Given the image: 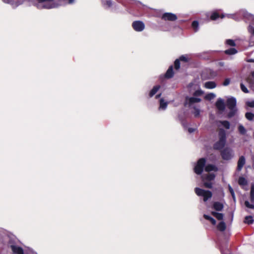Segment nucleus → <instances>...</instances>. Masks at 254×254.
<instances>
[{"label": "nucleus", "instance_id": "nucleus-20", "mask_svg": "<svg viewBox=\"0 0 254 254\" xmlns=\"http://www.w3.org/2000/svg\"><path fill=\"white\" fill-rule=\"evenodd\" d=\"M168 106V102H165L163 98L160 99V106L159 109L165 110Z\"/></svg>", "mask_w": 254, "mask_h": 254}, {"label": "nucleus", "instance_id": "nucleus-22", "mask_svg": "<svg viewBox=\"0 0 254 254\" xmlns=\"http://www.w3.org/2000/svg\"><path fill=\"white\" fill-rule=\"evenodd\" d=\"M102 3L105 8H109L113 5V1L112 0H102Z\"/></svg>", "mask_w": 254, "mask_h": 254}, {"label": "nucleus", "instance_id": "nucleus-48", "mask_svg": "<svg viewBox=\"0 0 254 254\" xmlns=\"http://www.w3.org/2000/svg\"><path fill=\"white\" fill-rule=\"evenodd\" d=\"M182 125L185 129H187L188 128V124L186 122V121H182Z\"/></svg>", "mask_w": 254, "mask_h": 254}, {"label": "nucleus", "instance_id": "nucleus-35", "mask_svg": "<svg viewBox=\"0 0 254 254\" xmlns=\"http://www.w3.org/2000/svg\"><path fill=\"white\" fill-rule=\"evenodd\" d=\"M225 43L231 47H235L236 46V44L235 41L232 39H227L226 40Z\"/></svg>", "mask_w": 254, "mask_h": 254}, {"label": "nucleus", "instance_id": "nucleus-14", "mask_svg": "<svg viewBox=\"0 0 254 254\" xmlns=\"http://www.w3.org/2000/svg\"><path fill=\"white\" fill-rule=\"evenodd\" d=\"M246 163V159L244 156H241L238 161L237 170L241 171Z\"/></svg>", "mask_w": 254, "mask_h": 254}, {"label": "nucleus", "instance_id": "nucleus-43", "mask_svg": "<svg viewBox=\"0 0 254 254\" xmlns=\"http://www.w3.org/2000/svg\"><path fill=\"white\" fill-rule=\"evenodd\" d=\"M203 93V92L201 90H198L194 92L193 94V96L194 97H198V96H199L201 95Z\"/></svg>", "mask_w": 254, "mask_h": 254}, {"label": "nucleus", "instance_id": "nucleus-11", "mask_svg": "<svg viewBox=\"0 0 254 254\" xmlns=\"http://www.w3.org/2000/svg\"><path fill=\"white\" fill-rule=\"evenodd\" d=\"M162 19L166 21H174L177 20V16L176 14L172 13L166 12L162 15Z\"/></svg>", "mask_w": 254, "mask_h": 254}, {"label": "nucleus", "instance_id": "nucleus-12", "mask_svg": "<svg viewBox=\"0 0 254 254\" xmlns=\"http://www.w3.org/2000/svg\"><path fill=\"white\" fill-rule=\"evenodd\" d=\"M246 81L249 84L250 88L254 91V71H252L247 78Z\"/></svg>", "mask_w": 254, "mask_h": 254}, {"label": "nucleus", "instance_id": "nucleus-54", "mask_svg": "<svg viewBox=\"0 0 254 254\" xmlns=\"http://www.w3.org/2000/svg\"><path fill=\"white\" fill-rule=\"evenodd\" d=\"M117 0L119 2H123L121 0Z\"/></svg>", "mask_w": 254, "mask_h": 254}, {"label": "nucleus", "instance_id": "nucleus-10", "mask_svg": "<svg viewBox=\"0 0 254 254\" xmlns=\"http://www.w3.org/2000/svg\"><path fill=\"white\" fill-rule=\"evenodd\" d=\"M132 26L133 29L137 32L142 31L145 28L144 23L141 21H135L133 22Z\"/></svg>", "mask_w": 254, "mask_h": 254}, {"label": "nucleus", "instance_id": "nucleus-46", "mask_svg": "<svg viewBox=\"0 0 254 254\" xmlns=\"http://www.w3.org/2000/svg\"><path fill=\"white\" fill-rule=\"evenodd\" d=\"M218 220H222L223 218V215L222 213H217V214L216 215L215 217Z\"/></svg>", "mask_w": 254, "mask_h": 254}, {"label": "nucleus", "instance_id": "nucleus-21", "mask_svg": "<svg viewBox=\"0 0 254 254\" xmlns=\"http://www.w3.org/2000/svg\"><path fill=\"white\" fill-rule=\"evenodd\" d=\"M216 84L214 81H207L204 84V87L207 89H213L216 87Z\"/></svg>", "mask_w": 254, "mask_h": 254}, {"label": "nucleus", "instance_id": "nucleus-4", "mask_svg": "<svg viewBox=\"0 0 254 254\" xmlns=\"http://www.w3.org/2000/svg\"><path fill=\"white\" fill-rule=\"evenodd\" d=\"M226 104L228 108L230 110L228 114V117L229 118H232L235 115L237 112L236 98L234 97L228 98L227 100Z\"/></svg>", "mask_w": 254, "mask_h": 254}, {"label": "nucleus", "instance_id": "nucleus-31", "mask_svg": "<svg viewBox=\"0 0 254 254\" xmlns=\"http://www.w3.org/2000/svg\"><path fill=\"white\" fill-rule=\"evenodd\" d=\"M203 217L205 219L209 220L213 225H214L216 224V221L213 218L206 214H204Z\"/></svg>", "mask_w": 254, "mask_h": 254}, {"label": "nucleus", "instance_id": "nucleus-55", "mask_svg": "<svg viewBox=\"0 0 254 254\" xmlns=\"http://www.w3.org/2000/svg\"><path fill=\"white\" fill-rule=\"evenodd\" d=\"M224 17V16L223 15L221 17V18H223Z\"/></svg>", "mask_w": 254, "mask_h": 254}, {"label": "nucleus", "instance_id": "nucleus-45", "mask_svg": "<svg viewBox=\"0 0 254 254\" xmlns=\"http://www.w3.org/2000/svg\"><path fill=\"white\" fill-rule=\"evenodd\" d=\"M246 105L250 107L254 108V100L247 102Z\"/></svg>", "mask_w": 254, "mask_h": 254}, {"label": "nucleus", "instance_id": "nucleus-33", "mask_svg": "<svg viewBox=\"0 0 254 254\" xmlns=\"http://www.w3.org/2000/svg\"><path fill=\"white\" fill-rule=\"evenodd\" d=\"M246 118L249 121H252L254 119V114L251 112H247L245 114Z\"/></svg>", "mask_w": 254, "mask_h": 254}, {"label": "nucleus", "instance_id": "nucleus-6", "mask_svg": "<svg viewBox=\"0 0 254 254\" xmlns=\"http://www.w3.org/2000/svg\"><path fill=\"white\" fill-rule=\"evenodd\" d=\"M215 178V176L214 174L202 175V181L203 182L204 187L206 188L211 189L213 185L211 181L214 180Z\"/></svg>", "mask_w": 254, "mask_h": 254}, {"label": "nucleus", "instance_id": "nucleus-51", "mask_svg": "<svg viewBox=\"0 0 254 254\" xmlns=\"http://www.w3.org/2000/svg\"><path fill=\"white\" fill-rule=\"evenodd\" d=\"M217 213L218 212L213 211L211 212V214L213 216H214V217H216V215L217 214Z\"/></svg>", "mask_w": 254, "mask_h": 254}, {"label": "nucleus", "instance_id": "nucleus-27", "mask_svg": "<svg viewBox=\"0 0 254 254\" xmlns=\"http://www.w3.org/2000/svg\"><path fill=\"white\" fill-rule=\"evenodd\" d=\"M219 123H220L225 128L229 129L230 127V123L227 121H219Z\"/></svg>", "mask_w": 254, "mask_h": 254}, {"label": "nucleus", "instance_id": "nucleus-15", "mask_svg": "<svg viewBox=\"0 0 254 254\" xmlns=\"http://www.w3.org/2000/svg\"><path fill=\"white\" fill-rule=\"evenodd\" d=\"M10 247L14 254H24L22 248L14 245H11Z\"/></svg>", "mask_w": 254, "mask_h": 254}, {"label": "nucleus", "instance_id": "nucleus-49", "mask_svg": "<svg viewBox=\"0 0 254 254\" xmlns=\"http://www.w3.org/2000/svg\"><path fill=\"white\" fill-rule=\"evenodd\" d=\"M188 131L189 132V133H192L195 131V128L189 127V128H188Z\"/></svg>", "mask_w": 254, "mask_h": 254}, {"label": "nucleus", "instance_id": "nucleus-2", "mask_svg": "<svg viewBox=\"0 0 254 254\" xmlns=\"http://www.w3.org/2000/svg\"><path fill=\"white\" fill-rule=\"evenodd\" d=\"M239 14H241L244 19H245L246 21H248L250 22L249 25L248 27V31L249 33L251 34V37L254 36V15L248 13L247 11L245 10H241V11L239 13Z\"/></svg>", "mask_w": 254, "mask_h": 254}, {"label": "nucleus", "instance_id": "nucleus-28", "mask_svg": "<svg viewBox=\"0 0 254 254\" xmlns=\"http://www.w3.org/2000/svg\"><path fill=\"white\" fill-rule=\"evenodd\" d=\"M217 228L220 231H224L226 229V225L225 222L222 221L217 225Z\"/></svg>", "mask_w": 254, "mask_h": 254}, {"label": "nucleus", "instance_id": "nucleus-38", "mask_svg": "<svg viewBox=\"0 0 254 254\" xmlns=\"http://www.w3.org/2000/svg\"><path fill=\"white\" fill-rule=\"evenodd\" d=\"M240 87L241 90L244 92L245 93H248L249 92V91L247 89V88L246 87V86L243 84V83H241L240 84Z\"/></svg>", "mask_w": 254, "mask_h": 254}, {"label": "nucleus", "instance_id": "nucleus-26", "mask_svg": "<svg viewBox=\"0 0 254 254\" xmlns=\"http://www.w3.org/2000/svg\"><path fill=\"white\" fill-rule=\"evenodd\" d=\"M254 220L252 216H247L245 218L244 222L248 224H253Z\"/></svg>", "mask_w": 254, "mask_h": 254}, {"label": "nucleus", "instance_id": "nucleus-17", "mask_svg": "<svg viewBox=\"0 0 254 254\" xmlns=\"http://www.w3.org/2000/svg\"><path fill=\"white\" fill-rule=\"evenodd\" d=\"M224 207L223 204L220 202H214L213 204V208L216 211H221Z\"/></svg>", "mask_w": 254, "mask_h": 254}, {"label": "nucleus", "instance_id": "nucleus-5", "mask_svg": "<svg viewBox=\"0 0 254 254\" xmlns=\"http://www.w3.org/2000/svg\"><path fill=\"white\" fill-rule=\"evenodd\" d=\"M194 191L197 195L203 197V201L205 202L207 201L212 196V193L210 191L204 190L199 188H195Z\"/></svg>", "mask_w": 254, "mask_h": 254}, {"label": "nucleus", "instance_id": "nucleus-3", "mask_svg": "<svg viewBox=\"0 0 254 254\" xmlns=\"http://www.w3.org/2000/svg\"><path fill=\"white\" fill-rule=\"evenodd\" d=\"M219 140L213 145L215 150H220L223 148L226 142V133L223 128H219L218 132Z\"/></svg>", "mask_w": 254, "mask_h": 254}, {"label": "nucleus", "instance_id": "nucleus-24", "mask_svg": "<svg viewBox=\"0 0 254 254\" xmlns=\"http://www.w3.org/2000/svg\"><path fill=\"white\" fill-rule=\"evenodd\" d=\"M160 88V85L154 86L149 93V97H152V96H153L157 93V92L158 91Z\"/></svg>", "mask_w": 254, "mask_h": 254}, {"label": "nucleus", "instance_id": "nucleus-53", "mask_svg": "<svg viewBox=\"0 0 254 254\" xmlns=\"http://www.w3.org/2000/svg\"><path fill=\"white\" fill-rule=\"evenodd\" d=\"M161 96V94H157L156 96V98H159L160 96Z\"/></svg>", "mask_w": 254, "mask_h": 254}, {"label": "nucleus", "instance_id": "nucleus-7", "mask_svg": "<svg viewBox=\"0 0 254 254\" xmlns=\"http://www.w3.org/2000/svg\"><path fill=\"white\" fill-rule=\"evenodd\" d=\"M221 155L224 160H230L234 156V152L232 148L226 147L221 151Z\"/></svg>", "mask_w": 254, "mask_h": 254}, {"label": "nucleus", "instance_id": "nucleus-36", "mask_svg": "<svg viewBox=\"0 0 254 254\" xmlns=\"http://www.w3.org/2000/svg\"><path fill=\"white\" fill-rule=\"evenodd\" d=\"M179 60L180 61L187 62L189 61V56L187 55H182L180 57Z\"/></svg>", "mask_w": 254, "mask_h": 254}, {"label": "nucleus", "instance_id": "nucleus-13", "mask_svg": "<svg viewBox=\"0 0 254 254\" xmlns=\"http://www.w3.org/2000/svg\"><path fill=\"white\" fill-rule=\"evenodd\" d=\"M216 107L219 111L223 112L225 109L224 100L221 98L218 99L216 103Z\"/></svg>", "mask_w": 254, "mask_h": 254}, {"label": "nucleus", "instance_id": "nucleus-1", "mask_svg": "<svg viewBox=\"0 0 254 254\" xmlns=\"http://www.w3.org/2000/svg\"><path fill=\"white\" fill-rule=\"evenodd\" d=\"M58 2L55 0H36L34 3L38 9H51L66 3L72 4L74 0H59Z\"/></svg>", "mask_w": 254, "mask_h": 254}, {"label": "nucleus", "instance_id": "nucleus-29", "mask_svg": "<svg viewBox=\"0 0 254 254\" xmlns=\"http://www.w3.org/2000/svg\"><path fill=\"white\" fill-rule=\"evenodd\" d=\"M250 199L252 202H254V184L251 186L250 191Z\"/></svg>", "mask_w": 254, "mask_h": 254}, {"label": "nucleus", "instance_id": "nucleus-8", "mask_svg": "<svg viewBox=\"0 0 254 254\" xmlns=\"http://www.w3.org/2000/svg\"><path fill=\"white\" fill-rule=\"evenodd\" d=\"M206 163V160L204 158L199 159L194 168V172L197 175L202 174Z\"/></svg>", "mask_w": 254, "mask_h": 254}, {"label": "nucleus", "instance_id": "nucleus-30", "mask_svg": "<svg viewBox=\"0 0 254 254\" xmlns=\"http://www.w3.org/2000/svg\"><path fill=\"white\" fill-rule=\"evenodd\" d=\"M238 130L240 134L242 135H244L246 133L247 130L246 128L244 127L242 125H240L238 127Z\"/></svg>", "mask_w": 254, "mask_h": 254}, {"label": "nucleus", "instance_id": "nucleus-37", "mask_svg": "<svg viewBox=\"0 0 254 254\" xmlns=\"http://www.w3.org/2000/svg\"><path fill=\"white\" fill-rule=\"evenodd\" d=\"M219 17V15L218 13H217L216 12H213L211 16H210V18L211 20H216L217 18H218Z\"/></svg>", "mask_w": 254, "mask_h": 254}, {"label": "nucleus", "instance_id": "nucleus-18", "mask_svg": "<svg viewBox=\"0 0 254 254\" xmlns=\"http://www.w3.org/2000/svg\"><path fill=\"white\" fill-rule=\"evenodd\" d=\"M3 2L10 4L13 7H16L22 4V2L19 1H14L13 0H2Z\"/></svg>", "mask_w": 254, "mask_h": 254}, {"label": "nucleus", "instance_id": "nucleus-23", "mask_svg": "<svg viewBox=\"0 0 254 254\" xmlns=\"http://www.w3.org/2000/svg\"><path fill=\"white\" fill-rule=\"evenodd\" d=\"M173 75H174V72H173V66L171 65L169 67V68L167 70V71L165 74V76L167 78H171L172 77H173Z\"/></svg>", "mask_w": 254, "mask_h": 254}, {"label": "nucleus", "instance_id": "nucleus-47", "mask_svg": "<svg viewBox=\"0 0 254 254\" xmlns=\"http://www.w3.org/2000/svg\"><path fill=\"white\" fill-rule=\"evenodd\" d=\"M230 82V79H229V78H226V79L224 80V82H223V85H224V86H227V85H229V84Z\"/></svg>", "mask_w": 254, "mask_h": 254}, {"label": "nucleus", "instance_id": "nucleus-19", "mask_svg": "<svg viewBox=\"0 0 254 254\" xmlns=\"http://www.w3.org/2000/svg\"><path fill=\"white\" fill-rule=\"evenodd\" d=\"M217 167L215 165L212 164H208L205 167V171L208 172L212 171H217Z\"/></svg>", "mask_w": 254, "mask_h": 254}, {"label": "nucleus", "instance_id": "nucleus-44", "mask_svg": "<svg viewBox=\"0 0 254 254\" xmlns=\"http://www.w3.org/2000/svg\"><path fill=\"white\" fill-rule=\"evenodd\" d=\"M229 190L232 196L233 197V199L235 200V196L234 191L230 185H229Z\"/></svg>", "mask_w": 254, "mask_h": 254}, {"label": "nucleus", "instance_id": "nucleus-16", "mask_svg": "<svg viewBox=\"0 0 254 254\" xmlns=\"http://www.w3.org/2000/svg\"><path fill=\"white\" fill-rule=\"evenodd\" d=\"M241 10H240L237 13L235 14H227V17L233 19L237 21H239L240 19L244 18L243 16L241 14H239V12Z\"/></svg>", "mask_w": 254, "mask_h": 254}, {"label": "nucleus", "instance_id": "nucleus-42", "mask_svg": "<svg viewBox=\"0 0 254 254\" xmlns=\"http://www.w3.org/2000/svg\"><path fill=\"white\" fill-rule=\"evenodd\" d=\"M245 205L248 208H251V209H254V204H250V202L248 200L245 201Z\"/></svg>", "mask_w": 254, "mask_h": 254}, {"label": "nucleus", "instance_id": "nucleus-34", "mask_svg": "<svg viewBox=\"0 0 254 254\" xmlns=\"http://www.w3.org/2000/svg\"><path fill=\"white\" fill-rule=\"evenodd\" d=\"M198 22L197 21H193L192 23L191 26L194 29V32H197L198 30Z\"/></svg>", "mask_w": 254, "mask_h": 254}, {"label": "nucleus", "instance_id": "nucleus-52", "mask_svg": "<svg viewBox=\"0 0 254 254\" xmlns=\"http://www.w3.org/2000/svg\"><path fill=\"white\" fill-rule=\"evenodd\" d=\"M219 64L221 66H223L224 65V62H220L219 63Z\"/></svg>", "mask_w": 254, "mask_h": 254}, {"label": "nucleus", "instance_id": "nucleus-40", "mask_svg": "<svg viewBox=\"0 0 254 254\" xmlns=\"http://www.w3.org/2000/svg\"><path fill=\"white\" fill-rule=\"evenodd\" d=\"M215 96H216L215 94L211 93L207 94L205 96V98L207 100H211L214 99L215 97Z\"/></svg>", "mask_w": 254, "mask_h": 254}, {"label": "nucleus", "instance_id": "nucleus-25", "mask_svg": "<svg viewBox=\"0 0 254 254\" xmlns=\"http://www.w3.org/2000/svg\"><path fill=\"white\" fill-rule=\"evenodd\" d=\"M237 52H238L237 50L235 48H234L226 50L224 52V53L226 54L229 55H235L236 53H237Z\"/></svg>", "mask_w": 254, "mask_h": 254}, {"label": "nucleus", "instance_id": "nucleus-39", "mask_svg": "<svg viewBox=\"0 0 254 254\" xmlns=\"http://www.w3.org/2000/svg\"><path fill=\"white\" fill-rule=\"evenodd\" d=\"M194 111L193 112V114H194V116L195 117H198L199 116L200 114V110L198 108H196V107H192Z\"/></svg>", "mask_w": 254, "mask_h": 254}, {"label": "nucleus", "instance_id": "nucleus-41", "mask_svg": "<svg viewBox=\"0 0 254 254\" xmlns=\"http://www.w3.org/2000/svg\"><path fill=\"white\" fill-rule=\"evenodd\" d=\"M180 61L179 59H177V60H175V61L174 62L175 68L176 69H178L180 67Z\"/></svg>", "mask_w": 254, "mask_h": 254}, {"label": "nucleus", "instance_id": "nucleus-50", "mask_svg": "<svg viewBox=\"0 0 254 254\" xmlns=\"http://www.w3.org/2000/svg\"><path fill=\"white\" fill-rule=\"evenodd\" d=\"M247 62H253V63H254V59H248V60H247Z\"/></svg>", "mask_w": 254, "mask_h": 254}, {"label": "nucleus", "instance_id": "nucleus-9", "mask_svg": "<svg viewBox=\"0 0 254 254\" xmlns=\"http://www.w3.org/2000/svg\"><path fill=\"white\" fill-rule=\"evenodd\" d=\"M201 101V99L194 97H187L186 98V101L185 103V106H188L189 107H195L194 106L195 103H199Z\"/></svg>", "mask_w": 254, "mask_h": 254}, {"label": "nucleus", "instance_id": "nucleus-32", "mask_svg": "<svg viewBox=\"0 0 254 254\" xmlns=\"http://www.w3.org/2000/svg\"><path fill=\"white\" fill-rule=\"evenodd\" d=\"M238 183L240 185L245 186L247 184V181L245 178L241 177L239 178Z\"/></svg>", "mask_w": 254, "mask_h": 254}]
</instances>
